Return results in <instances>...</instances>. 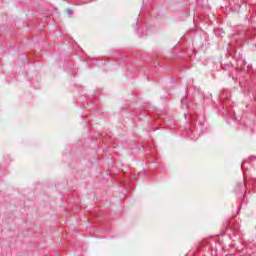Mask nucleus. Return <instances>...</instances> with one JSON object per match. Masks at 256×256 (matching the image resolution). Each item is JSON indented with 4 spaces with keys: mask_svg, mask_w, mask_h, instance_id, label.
<instances>
[{
    "mask_svg": "<svg viewBox=\"0 0 256 256\" xmlns=\"http://www.w3.org/2000/svg\"><path fill=\"white\" fill-rule=\"evenodd\" d=\"M224 33L223 29L221 28H215L214 29V34L216 35V37H221V35Z\"/></svg>",
    "mask_w": 256,
    "mask_h": 256,
    "instance_id": "f257e3e1",
    "label": "nucleus"
},
{
    "mask_svg": "<svg viewBox=\"0 0 256 256\" xmlns=\"http://www.w3.org/2000/svg\"><path fill=\"white\" fill-rule=\"evenodd\" d=\"M229 95V92H222L221 94H220V99H226V97Z\"/></svg>",
    "mask_w": 256,
    "mask_h": 256,
    "instance_id": "f03ea898",
    "label": "nucleus"
},
{
    "mask_svg": "<svg viewBox=\"0 0 256 256\" xmlns=\"http://www.w3.org/2000/svg\"><path fill=\"white\" fill-rule=\"evenodd\" d=\"M241 169L244 172V175H246L247 172H245V160L241 164Z\"/></svg>",
    "mask_w": 256,
    "mask_h": 256,
    "instance_id": "7ed1b4c3",
    "label": "nucleus"
},
{
    "mask_svg": "<svg viewBox=\"0 0 256 256\" xmlns=\"http://www.w3.org/2000/svg\"><path fill=\"white\" fill-rule=\"evenodd\" d=\"M67 14L70 15V16L73 15V10L68 9Z\"/></svg>",
    "mask_w": 256,
    "mask_h": 256,
    "instance_id": "20e7f679",
    "label": "nucleus"
},
{
    "mask_svg": "<svg viewBox=\"0 0 256 256\" xmlns=\"http://www.w3.org/2000/svg\"><path fill=\"white\" fill-rule=\"evenodd\" d=\"M136 33H139V23L136 22Z\"/></svg>",
    "mask_w": 256,
    "mask_h": 256,
    "instance_id": "39448f33",
    "label": "nucleus"
},
{
    "mask_svg": "<svg viewBox=\"0 0 256 256\" xmlns=\"http://www.w3.org/2000/svg\"><path fill=\"white\" fill-rule=\"evenodd\" d=\"M187 131H188L189 137H191V129H188Z\"/></svg>",
    "mask_w": 256,
    "mask_h": 256,
    "instance_id": "423d86ee",
    "label": "nucleus"
},
{
    "mask_svg": "<svg viewBox=\"0 0 256 256\" xmlns=\"http://www.w3.org/2000/svg\"><path fill=\"white\" fill-rule=\"evenodd\" d=\"M200 127H203L204 123L203 122H199Z\"/></svg>",
    "mask_w": 256,
    "mask_h": 256,
    "instance_id": "0eeeda50",
    "label": "nucleus"
},
{
    "mask_svg": "<svg viewBox=\"0 0 256 256\" xmlns=\"http://www.w3.org/2000/svg\"><path fill=\"white\" fill-rule=\"evenodd\" d=\"M184 102H185V100H184V99H182V100H181V103H184Z\"/></svg>",
    "mask_w": 256,
    "mask_h": 256,
    "instance_id": "6e6552de",
    "label": "nucleus"
},
{
    "mask_svg": "<svg viewBox=\"0 0 256 256\" xmlns=\"http://www.w3.org/2000/svg\"><path fill=\"white\" fill-rule=\"evenodd\" d=\"M191 139H193L195 141V138L191 137Z\"/></svg>",
    "mask_w": 256,
    "mask_h": 256,
    "instance_id": "1a4fd4ad",
    "label": "nucleus"
}]
</instances>
